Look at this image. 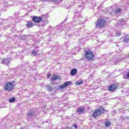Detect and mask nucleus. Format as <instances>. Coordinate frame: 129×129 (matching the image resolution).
<instances>
[{
	"instance_id": "1",
	"label": "nucleus",
	"mask_w": 129,
	"mask_h": 129,
	"mask_svg": "<svg viewBox=\"0 0 129 129\" xmlns=\"http://www.w3.org/2000/svg\"><path fill=\"white\" fill-rule=\"evenodd\" d=\"M105 112V109L104 108L100 107L98 109H96L95 111L91 115V116H93L94 118L99 116L101 113H104Z\"/></svg>"
},
{
	"instance_id": "2",
	"label": "nucleus",
	"mask_w": 129,
	"mask_h": 129,
	"mask_svg": "<svg viewBox=\"0 0 129 129\" xmlns=\"http://www.w3.org/2000/svg\"><path fill=\"white\" fill-rule=\"evenodd\" d=\"M85 56L88 61H93L94 60L95 55L91 50H86L85 52Z\"/></svg>"
},
{
	"instance_id": "3",
	"label": "nucleus",
	"mask_w": 129,
	"mask_h": 129,
	"mask_svg": "<svg viewBox=\"0 0 129 129\" xmlns=\"http://www.w3.org/2000/svg\"><path fill=\"white\" fill-rule=\"evenodd\" d=\"M96 28H101L106 24L105 20L102 18H99L95 23Z\"/></svg>"
},
{
	"instance_id": "4",
	"label": "nucleus",
	"mask_w": 129,
	"mask_h": 129,
	"mask_svg": "<svg viewBox=\"0 0 129 129\" xmlns=\"http://www.w3.org/2000/svg\"><path fill=\"white\" fill-rule=\"evenodd\" d=\"M14 89V86L12 83H7L4 87L5 90L7 91H12Z\"/></svg>"
},
{
	"instance_id": "5",
	"label": "nucleus",
	"mask_w": 129,
	"mask_h": 129,
	"mask_svg": "<svg viewBox=\"0 0 129 129\" xmlns=\"http://www.w3.org/2000/svg\"><path fill=\"white\" fill-rule=\"evenodd\" d=\"M72 83V82L71 81L66 82L64 84L59 86V89H63V88H65V87H67V86H69V85H70V84H71Z\"/></svg>"
},
{
	"instance_id": "6",
	"label": "nucleus",
	"mask_w": 129,
	"mask_h": 129,
	"mask_svg": "<svg viewBox=\"0 0 129 129\" xmlns=\"http://www.w3.org/2000/svg\"><path fill=\"white\" fill-rule=\"evenodd\" d=\"M117 85L116 84H113L110 85V86L108 87V90L109 91H114V90L117 89Z\"/></svg>"
},
{
	"instance_id": "7",
	"label": "nucleus",
	"mask_w": 129,
	"mask_h": 129,
	"mask_svg": "<svg viewBox=\"0 0 129 129\" xmlns=\"http://www.w3.org/2000/svg\"><path fill=\"white\" fill-rule=\"evenodd\" d=\"M78 35H80V31H77L74 34H70L66 36V38L68 39L69 38H72V37H74V36H78Z\"/></svg>"
},
{
	"instance_id": "8",
	"label": "nucleus",
	"mask_w": 129,
	"mask_h": 129,
	"mask_svg": "<svg viewBox=\"0 0 129 129\" xmlns=\"http://www.w3.org/2000/svg\"><path fill=\"white\" fill-rule=\"evenodd\" d=\"M32 20L34 23H40V22H42V18H41V16L40 17H37L34 16Z\"/></svg>"
},
{
	"instance_id": "9",
	"label": "nucleus",
	"mask_w": 129,
	"mask_h": 129,
	"mask_svg": "<svg viewBox=\"0 0 129 129\" xmlns=\"http://www.w3.org/2000/svg\"><path fill=\"white\" fill-rule=\"evenodd\" d=\"M85 111H86V109H85V108H82V107L78 108L77 110V112L79 113V114H82V113H84Z\"/></svg>"
},
{
	"instance_id": "10",
	"label": "nucleus",
	"mask_w": 129,
	"mask_h": 129,
	"mask_svg": "<svg viewBox=\"0 0 129 129\" xmlns=\"http://www.w3.org/2000/svg\"><path fill=\"white\" fill-rule=\"evenodd\" d=\"M11 62V58H4L2 60V64H9Z\"/></svg>"
},
{
	"instance_id": "11",
	"label": "nucleus",
	"mask_w": 129,
	"mask_h": 129,
	"mask_svg": "<svg viewBox=\"0 0 129 129\" xmlns=\"http://www.w3.org/2000/svg\"><path fill=\"white\" fill-rule=\"evenodd\" d=\"M123 78L124 79H129V71L125 72L123 74Z\"/></svg>"
},
{
	"instance_id": "12",
	"label": "nucleus",
	"mask_w": 129,
	"mask_h": 129,
	"mask_svg": "<svg viewBox=\"0 0 129 129\" xmlns=\"http://www.w3.org/2000/svg\"><path fill=\"white\" fill-rule=\"evenodd\" d=\"M59 79V77L57 75H53L52 76L51 78V81H54L55 80H57V79Z\"/></svg>"
},
{
	"instance_id": "13",
	"label": "nucleus",
	"mask_w": 129,
	"mask_h": 129,
	"mask_svg": "<svg viewBox=\"0 0 129 129\" xmlns=\"http://www.w3.org/2000/svg\"><path fill=\"white\" fill-rule=\"evenodd\" d=\"M76 73H77V69H74L72 70L71 72V75H72V76H73L74 75H76Z\"/></svg>"
},
{
	"instance_id": "14",
	"label": "nucleus",
	"mask_w": 129,
	"mask_h": 129,
	"mask_svg": "<svg viewBox=\"0 0 129 129\" xmlns=\"http://www.w3.org/2000/svg\"><path fill=\"white\" fill-rule=\"evenodd\" d=\"M45 87H46V88H47L48 91H53V88L50 85H46L45 86Z\"/></svg>"
},
{
	"instance_id": "15",
	"label": "nucleus",
	"mask_w": 129,
	"mask_h": 129,
	"mask_svg": "<svg viewBox=\"0 0 129 129\" xmlns=\"http://www.w3.org/2000/svg\"><path fill=\"white\" fill-rule=\"evenodd\" d=\"M27 28H32L34 26V24L32 22H28L27 24Z\"/></svg>"
},
{
	"instance_id": "16",
	"label": "nucleus",
	"mask_w": 129,
	"mask_h": 129,
	"mask_svg": "<svg viewBox=\"0 0 129 129\" xmlns=\"http://www.w3.org/2000/svg\"><path fill=\"white\" fill-rule=\"evenodd\" d=\"M123 42H126V43H127L129 41V37H127L126 36H124L122 37Z\"/></svg>"
},
{
	"instance_id": "17",
	"label": "nucleus",
	"mask_w": 129,
	"mask_h": 129,
	"mask_svg": "<svg viewBox=\"0 0 129 129\" xmlns=\"http://www.w3.org/2000/svg\"><path fill=\"white\" fill-rule=\"evenodd\" d=\"M38 50L35 51V50H33L31 51V55H32V56H37V54H38Z\"/></svg>"
},
{
	"instance_id": "18",
	"label": "nucleus",
	"mask_w": 129,
	"mask_h": 129,
	"mask_svg": "<svg viewBox=\"0 0 129 129\" xmlns=\"http://www.w3.org/2000/svg\"><path fill=\"white\" fill-rule=\"evenodd\" d=\"M34 114H35V113L34 112V111H30L28 113V116L32 117V116H33Z\"/></svg>"
},
{
	"instance_id": "19",
	"label": "nucleus",
	"mask_w": 129,
	"mask_h": 129,
	"mask_svg": "<svg viewBox=\"0 0 129 129\" xmlns=\"http://www.w3.org/2000/svg\"><path fill=\"white\" fill-rule=\"evenodd\" d=\"M120 12H121V9L118 8L115 11V14H120Z\"/></svg>"
},
{
	"instance_id": "20",
	"label": "nucleus",
	"mask_w": 129,
	"mask_h": 129,
	"mask_svg": "<svg viewBox=\"0 0 129 129\" xmlns=\"http://www.w3.org/2000/svg\"><path fill=\"white\" fill-rule=\"evenodd\" d=\"M76 85H81L83 84V81H78L76 83Z\"/></svg>"
},
{
	"instance_id": "21",
	"label": "nucleus",
	"mask_w": 129,
	"mask_h": 129,
	"mask_svg": "<svg viewBox=\"0 0 129 129\" xmlns=\"http://www.w3.org/2000/svg\"><path fill=\"white\" fill-rule=\"evenodd\" d=\"M40 18H41V21H43V20H46V19L47 18V15H42L40 16Z\"/></svg>"
},
{
	"instance_id": "22",
	"label": "nucleus",
	"mask_w": 129,
	"mask_h": 129,
	"mask_svg": "<svg viewBox=\"0 0 129 129\" xmlns=\"http://www.w3.org/2000/svg\"><path fill=\"white\" fill-rule=\"evenodd\" d=\"M15 100H16V98H11L10 99H9V102H10V103L14 102Z\"/></svg>"
},
{
	"instance_id": "23",
	"label": "nucleus",
	"mask_w": 129,
	"mask_h": 129,
	"mask_svg": "<svg viewBox=\"0 0 129 129\" xmlns=\"http://www.w3.org/2000/svg\"><path fill=\"white\" fill-rule=\"evenodd\" d=\"M111 124V123H110V121H106L105 122V126H109Z\"/></svg>"
},
{
	"instance_id": "24",
	"label": "nucleus",
	"mask_w": 129,
	"mask_h": 129,
	"mask_svg": "<svg viewBox=\"0 0 129 129\" xmlns=\"http://www.w3.org/2000/svg\"><path fill=\"white\" fill-rule=\"evenodd\" d=\"M125 24V22L123 21V19L120 20V25H124Z\"/></svg>"
},
{
	"instance_id": "25",
	"label": "nucleus",
	"mask_w": 129,
	"mask_h": 129,
	"mask_svg": "<svg viewBox=\"0 0 129 129\" xmlns=\"http://www.w3.org/2000/svg\"><path fill=\"white\" fill-rule=\"evenodd\" d=\"M50 77H51V73H48L47 74V78H50Z\"/></svg>"
},
{
	"instance_id": "26",
	"label": "nucleus",
	"mask_w": 129,
	"mask_h": 129,
	"mask_svg": "<svg viewBox=\"0 0 129 129\" xmlns=\"http://www.w3.org/2000/svg\"><path fill=\"white\" fill-rule=\"evenodd\" d=\"M74 127L76 128H77V127H78L77 125L76 124H74Z\"/></svg>"
},
{
	"instance_id": "27",
	"label": "nucleus",
	"mask_w": 129,
	"mask_h": 129,
	"mask_svg": "<svg viewBox=\"0 0 129 129\" xmlns=\"http://www.w3.org/2000/svg\"><path fill=\"white\" fill-rule=\"evenodd\" d=\"M116 35H117V36H120V33H119V32H117V33H116Z\"/></svg>"
},
{
	"instance_id": "28",
	"label": "nucleus",
	"mask_w": 129,
	"mask_h": 129,
	"mask_svg": "<svg viewBox=\"0 0 129 129\" xmlns=\"http://www.w3.org/2000/svg\"><path fill=\"white\" fill-rule=\"evenodd\" d=\"M41 2H48V0H41Z\"/></svg>"
},
{
	"instance_id": "29",
	"label": "nucleus",
	"mask_w": 129,
	"mask_h": 129,
	"mask_svg": "<svg viewBox=\"0 0 129 129\" xmlns=\"http://www.w3.org/2000/svg\"><path fill=\"white\" fill-rule=\"evenodd\" d=\"M53 1H59V0H53Z\"/></svg>"
}]
</instances>
